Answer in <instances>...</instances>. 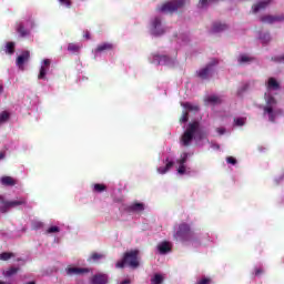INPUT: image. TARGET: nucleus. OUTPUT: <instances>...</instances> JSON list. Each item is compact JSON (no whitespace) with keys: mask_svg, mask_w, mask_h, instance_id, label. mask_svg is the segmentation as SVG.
Masks as SVG:
<instances>
[{"mask_svg":"<svg viewBox=\"0 0 284 284\" xmlns=\"http://www.w3.org/2000/svg\"><path fill=\"white\" fill-rule=\"evenodd\" d=\"M101 258H105V255L102 254V253L94 252V253L91 254V256H90V258L88 261L89 262L93 261V263H97L98 261H101Z\"/></svg>","mask_w":284,"mask_h":284,"instance_id":"26","label":"nucleus"},{"mask_svg":"<svg viewBox=\"0 0 284 284\" xmlns=\"http://www.w3.org/2000/svg\"><path fill=\"white\" fill-rule=\"evenodd\" d=\"M245 90H247V84H245V85L243 87V89L237 92V94H241V92H245Z\"/></svg>","mask_w":284,"mask_h":284,"instance_id":"47","label":"nucleus"},{"mask_svg":"<svg viewBox=\"0 0 284 284\" xmlns=\"http://www.w3.org/2000/svg\"><path fill=\"white\" fill-rule=\"evenodd\" d=\"M151 34L154 37H161V34H165V29L161 26V18L155 17L151 22Z\"/></svg>","mask_w":284,"mask_h":284,"instance_id":"7","label":"nucleus"},{"mask_svg":"<svg viewBox=\"0 0 284 284\" xmlns=\"http://www.w3.org/2000/svg\"><path fill=\"white\" fill-rule=\"evenodd\" d=\"M182 105H183V108H184L185 110H187L189 112H199V110H200L199 105L192 104V103H190V102H185V103L182 104Z\"/></svg>","mask_w":284,"mask_h":284,"instance_id":"24","label":"nucleus"},{"mask_svg":"<svg viewBox=\"0 0 284 284\" xmlns=\"http://www.w3.org/2000/svg\"><path fill=\"white\" fill-rule=\"evenodd\" d=\"M216 132L220 134H225V129L224 128H217Z\"/></svg>","mask_w":284,"mask_h":284,"instance_id":"45","label":"nucleus"},{"mask_svg":"<svg viewBox=\"0 0 284 284\" xmlns=\"http://www.w3.org/2000/svg\"><path fill=\"white\" fill-rule=\"evenodd\" d=\"M32 230H41L43 227V222L41 221H32L31 222Z\"/></svg>","mask_w":284,"mask_h":284,"instance_id":"32","label":"nucleus"},{"mask_svg":"<svg viewBox=\"0 0 284 284\" xmlns=\"http://www.w3.org/2000/svg\"><path fill=\"white\" fill-rule=\"evenodd\" d=\"M65 272L68 276H81V274H89L90 268L68 266Z\"/></svg>","mask_w":284,"mask_h":284,"instance_id":"8","label":"nucleus"},{"mask_svg":"<svg viewBox=\"0 0 284 284\" xmlns=\"http://www.w3.org/2000/svg\"><path fill=\"white\" fill-rule=\"evenodd\" d=\"M262 23H276V21H284V16H264L261 17Z\"/></svg>","mask_w":284,"mask_h":284,"instance_id":"13","label":"nucleus"},{"mask_svg":"<svg viewBox=\"0 0 284 284\" xmlns=\"http://www.w3.org/2000/svg\"><path fill=\"white\" fill-rule=\"evenodd\" d=\"M185 6V0H172L163 3L161 7H158V12H164L165 14H172Z\"/></svg>","mask_w":284,"mask_h":284,"instance_id":"5","label":"nucleus"},{"mask_svg":"<svg viewBox=\"0 0 284 284\" xmlns=\"http://www.w3.org/2000/svg\"><path fill=\"white\" fill-rule=\"evenodd\" d=\"M206 103H210L211 105H221L223 103V99L219 95H209L205 99Z\"/></svg>","mask_w":284,"mask_h":284,"instance_id":"18","label":"nucleus"},{"mask_svg":"<svg viewBox=\"0 0 284 284\" xmlns=\"http://www.w3.org/2000/svg\"><path fill=\"white\" fill-rule=\"evenodd\" d=\"M2 185L13 186L17 185V181L12 179V176H3L1 178Z\"/></svg>","mask_w":284,"mask_h":284,"instance_id":"23","label":"nucleus"},{"mask_svg":"<svg viewBox=\"0 0 284 284\" xmlns=\"http://www.w3.org/2000/svg\"><path fill=\"white\" fill-rule=\"evenodd\" d=\"M3 159V153H0V160Z\"/></svg>","mask_w":284,"mask_h":284,"instance_id":"51","label":"nucleus"},{"mask_svg":"<svg viewBox=\"0 0 284 284\" xmlns=\"http://www.w3.org/2000/svg\"><path fill=\"white\" fill-rule=\"evenodd\" d=\"M0 284H6V282L0 281Z\"/></svg>","mask_w":284,"mask_h":284,"instance_id":"52","label":"nucleus"},{"mask_svg":"<svg viewBox=\"0 0 284 284\" xmlns=\"http://www.w3.org/2000/svg\"><path fill=\"white\" fill-rule=\"evenodd\" d=\"M16 256L12 252H2L0 253V261H10V258H14Z\"/></svg>","mask_w":284,"mask_h":284,"instance_id":"25","label":"nucleus"},{"mask_svg":"<svg viewBox=\"0 0 284 284\" xmlns=\"http://www.w3.org/2000/svg\"><path fill=\"white\" fill-rule=\"evenodd\" d=\"M81 48H83V45L79 43H69L68 52H71V54H78V52H81Z\"/></svg>","mask_w":284,"mask_h":284,"instance_id":"19","label":"nucleus"},{"mask_svg":"<svg viewBox=\"0 0 284 284\" xmlns=\"http://www.w3.org/2000/svg\"><path fill=\"white\" fill-rule=\"evenodd\" d=\"M178 173L179 174H185V165L180 164L179 169H178Z\"/></svg>","mask_w":284,"mask_h":284,"instance_id":"43","label":"nucleus"},{"mask_svg":"<svg viewBox=\"0 0 284 284\" xmlns=\"http://www.w3.org/2000/svg\"><path fill=\"white\" fill-rule=\"evenodd\" d=\"M234 121H235V125H239V126L245 125V119L243 118H237Z\"/></svg>","mask_w":284,"mask_h":284,"instance_id":"39","label":"nucleus"},{"mask_svg":"<svg viewBox=\"0 0 284 284\" xmlns=\"http://www.w3.org/2000/svg\"><path fill=\"white\" fill-rule=\"evenodd\" d=\"M10 120V113L8 111H2L0 113V123H7Z\"/></svg>","mask_w":284,"mask_h":284,"instance_id":"30","label":"nucleus"},{"mask_svg":"<svg viewBox=\"0 0 284 284\" xmlns=\"http://www.w3.org/2000/svg\"><path fill=\"white\" fill-rule=\"evenodd\" d=\"M216 63L219 62H213L211 64H207L205 68L197 71V77L203 80L210 79V74L212 72V65H216Z\"/></svg>","mask_w":284,"mask_h":284,"instance_id":"10","label":"nucleus"},{"mask_svg":"<svg viewBox=\"0 0 284 284\" xmlns=\"http://www.w3.org/2000/svg\"><path fill=\"white\" fill-rule=\"evenodd\" d=\"M58 232H61V229H59V226H51L47 230V234H57Z\"/></svg>","mask_w":284,"mask_h":284,"instance_id":"37","label":"nucleus"},{"mask_svg":"<svg viewBox=\"0 0 284 284\" xmlns=\"http://www.w3.org/2000/svg\"><path fill=\"white\" fill-rule=\"evenodd\" d=\"M199 128H201V124L199 122L195 121L190 123L187 129L181 136V145H183L184 148H190V144L192 143V141H194V134L199 132Z\"/></svg>","mask_w":284,"mask_h":284,"instance_id":"3","label":"nucleus"},{"mask_svg":"<svg viewBox=\"0 0 284 284\" xmlns=\"http://www.w3.org/2000/svg\"><path fill=\"white\" fill-rule=\"evenodd\" d=\"M163 275L156 273L152 278H151V284H163Z\"/></svg>","mask_w":284,"mask_h":284,"instance_id":"28","label":"nucleus"},{"mask_svg":"<svg viewBox=\"0 0 284 284\" xmlns=\"http://www.w3.org/2000/svg\"><path fill=\"white\" fill-rule=\"evenodd\" d=\"M139 250H131L129 252H125L123 254L122 260L118 261L115 263V267L119 270H123V267H131V270H136L141 265V262L139 261Z\"/></svg>","mask_w":284,"mask_h":284,"instance_id":"1","label":"nucleus"},{"mask_svg":"<svg viewBox=\"0 0 284 284\" xmlns=\"http://www.w3.org/2000/svg\"><path fill=\"white\" fill-rule=\"evenodd\" d=\"M280 89H281V84L278 83V81H276V79L274 78H268L267 90H280Z\"/></svg>","mask_w":284,"mask_h":284,"instance_id":"20","label":"nucleus"},{"mask_svg":"<svg viewBox=\"0 0 284 284\" xmlns=\"http://www.w3.org/2000/svg\"><path fill=\"white\" fill-rule=\"evenodd\" d=\"M179 165H185L187 163V153H182L181 159L178 160Z\"/></svg>","mask_w":284,"mask_h":284,"instance_id":"35","label":"nucleus"},{"mask_svg":"<svg viewBox=\"0 0 284 284\" xmlns=\"http://www.w3.org/2000/svg\"><path fill=\"white\" fill-rule=\"evenodd\" d=\"M226 162L230 163L231 165H236V158L229 156L226 158Z\"/></svg>","mask_w":284,"mask_h":284,"instance_id":"40","label":"nucleus"},{"mask_svg":"<svg viewBox=\"0 0 284 284\" xmlns=\"http://www.w3.org/2000/svg\"><path fill=\"white\" fill-rule=\"evenodd\" d=\"M14 52V42H7L6 53L12 54Z\"/></svg>","mask_w":284,"mask_h":284,"instance_id":"31","label":"nucleus"},{"mask_svg":"<svg viewBox=\"0 0 284 284\" xmlns=\"http://www.w3.org/2000/svg\"><path fill=\"white\" fill-rule=\"evenodd\" d=\"M2 93H3V87L0 85V94H2Z\"/></svg>","mask_w":284,"mask_h":284,"instance_id":"50","label":"nucleus"},{"mask_svg":"<svg viewBox=\"0 0 284 284\" xmlns=\"http://www.w3.org/2000/svg\"><path fill=\"white\" fill-rule=\"evenodd\" d=\"M270 3H272V0H263L257 2L253 6V12L256 13L260 12V10H265V8L270 6Z\"/></svg>","mask_w":284,"mask_h":284,"instance_id":"17","label":"nucleus"},{"mask_svg":"<svg viewBox=\"0 0 284 284\" xmlns=\"http://www.w3.org/2000/svg\"><path fill=\"white\" fill-rule=\"evenodd\" d=\"M2 205L0 206L1 214H8L12 207H19V205H27L28 200L26 197H20L19 200L6 201L0 196Z\"/></svg>","mask_w":284,"mask_h":284,"instance_id":"6","label":"nucleus"},{"mask_svg":"<svg viewBox=\"0 0 284 284\" xmlns=\"http://www.w3.org/2000/svg\"><path fill=\"white\" fill-rule=\"evenodd\" d=\"M221 0H200L201 8H205L209 3H216Z\"/></svg>","mask_w":284,"mask_h":284,"instance_id":"34","label":"nucleus"},{"mask_svg":"<svg viewBox=\"0 0 284 284\" xmlns=\"http://www.w3.org/2000/svg\"><path fill=\"white\" fill-rule=\"evenodd\" d=\"M224 30H227V24L221 22L213 23L212 32H224Z\"/></svg>","mask_w":284,"mask_h":284,"instance_id":"22","label":"nucleus"},{"mask_svg":"<svg viewBox=\"0 0 284 284\" xmlns=\"http://www.w3.org/2000/svg\"><path fill=\"white\" fill-rule=\"evenodd\" d=\"M248 61H252V58L243 54L240 57V63H248Z\"/></svg>","mask_w":284,"mask_h":284,"instance_id":"38","label":"nucleus"},{"mask_svg":"<svg viewBox=\"0 0 284 284\" xmlns=\"http://www.w3.org/2000/svg\"><path fill=\"white\" fill-rule=\"evenodd\" d=\"M48 70H50V69H48V68H45V67H41L40 68V73H39V75H38V79H45V75L48 74Z\"/></svg>","mask_w":284,"mask_h":284,"instance_id":"33","label":"nucleus"},{"mask_svg":"<svg viewBox=\"0 0 284 284\" xmlns=\"http://www.w3.org/2000/svg\"><path fill=\"white\" fill-rule=\"evenodd\" d=\"M62 6H65L67 8H71L72 1L70 0H59Z\"/></svg>","mask_w":284,"mask_h":284,"instance_id":"41","label":"nucleus"},{"mask_svg":"<svg viewBox=\"0 0 284 284\" xmlns=\"http://www.w3.org/2000/svg\"><path fill=\"white\" fill-rule=\"evenodd\" d=\"M91 284H108V275L95 274L91 277Z\"/></svg>","mask_w":284,"mask_h":284,"instance_id":"14","label":"nucleus"},{"mask_svg":"<svg viewBox=\"0 0 284 284\" xmlns=\"http://www.w3.org/2000/svg\"><path fill=\"white\" fill-rule=\"evenodd\" d=\"M158 252L159 254H162V255L170 254V252H172V243H170L169 241H163L159 243Z\"/></svg>","mask_w":284,"mask_h":284,"instance_id":"9","label":"nucleus"},{"mask_svg":"<svg viewBox=\"0 0 284 284\" xmlns=\"http://www.w3.org/2000/svg\"><path fill=\"white\" fill-rule=\"evenodd\" d=\"M112 50H114L113 43L103 42L95 48L94 52H95V54H101V52H110Z\"/></svg>","mask_w":284,"mask_h":284,"instance_id":"12","label":"nucleus"},{"mask_svg":"<svg viewBox=\"0 0 284 284\" xmlns=\"http://www.w3.org/2000/svg\"><path fill=\"white\" fill-rule=\"evenodd\" d=\"M130 283H131L130 280H124L121 282V284H130Z\"/></svg>","mask_w":284,"mask_h":284,"instance_id":"48","label":"nucleus"},{"mask_svg":"<svg viewBox=\"0 0 284 284\" xmlns=\"http://www.w3.org/2000/svg\"><path fill=\"white\" fill-rule=\"evenodd\" d=\"M190 119V113H187V111L182 113V116L180 118V123H187Z\"/></svg>","mask_w":284,"mask_h":284,"instance_id":"36","label":"nucleus"},{"mask_svg":"<svg viewBox=\"0 0 284 284\" xmlns=\"http://www.w3.org/2000/svg\"><path fill=\"white\" fill-rule=\"evenodd\" d=\"M84 37H85L87 39H90V32L87 31L85 34H84Z\"/></svg>","mask_w":284,"mask_h":284,"instance_id":"49","label":"nucleus"},{"mask_svg":"<svg viewBox=\"0 0 284 284\" xmlns=\"http://www.w3.org/2000/svg\"><path fill=\"white\" fill-rule=\"evenodd\" d=\"M16 31L18 32V34H20L22 39L26 37H30V30L26 29L23 22L17 23Z\"/></svg>","mask_w":284,"mask_h":284,"instance_id":"15","label":"nucleus"},{"mask_svg":"<svg viewBox=\"0 0 284 284\" xmlns=\"http://www.w3.org/2000/svg\"><path fill=\"white\" fill-rule=\"evenodd\" d=\"M17 261H21V258H18Z\"/></svg>","mask_w":284,"mask_h":284,"instance_id":"53","label":"nucleus"},{"mask_svg":"<svg viewBox=\"0 0 284 284\" xmlns=\"http://www.w3.org/2000/svg\"><path fill=\"white\" fill-rule=\"evenodd\" d=\"M166 162H168V163H166L165 166H160V168L158 169V172H159L160 174H165L166 172L170 171L171 168L174 166V162H173V161H170L169 159H166Z\"/></svg>","mask_w":284,"mask_h":284,"instance_id":"21","label":"nucleus"},{"mask_svg":"<svg viewBox=\"0 0 284 284\" xmlns=\"http://www.w3.org/2000/svg\"><path fill=\"white\" fill-rule=\"evenodd\" d=\"M27 61H30V51H22V53L17 58L16 63L18 68L23 69Z\"/></svg>","mask_w":284,"mask_h":284,"instance_id":"11","label":"nucleus"},{"mask_svg":"<svg viewBox=\"0 0 284 284\" xmlns=\"http://www.w3.org/2000/svg\"><path fill=\"white\" fill-rule=\"evenodd\" d=\"M278 101L273 95L266 97V105L263 108L264 114L268 115V121L271 123H276V114L278 111H274V106L277 105Z\"/></svg>","mask_w":284,"mask_h":284,"instance_id":"4","label":"nucleus"},{"mask_svg":"<svg viewBox=\"0 0 284 284\" xmlns=\"http://www.w3.org/2000/svg\"><path fill=\"white\" fill-rule=\"evenodd\" d=\"M173 239L175 241H180L181 243H187V241H192V239H194V231L190 224L181 223L173 234Z\"/></svg>","mask_w":284,"mask_h":284,"instance_id":"2","label":"nucleus"},{"mask_svg":"<svg viewBox=\"0 0 284 284\" xmlns=\"http://www.w3.org/2000/svg\"><path fill=\"white\" fill-rule=\"evenodd\" d=\"M143 210H145V205L141 202H134L126 206V212H143Z\"/></svg>","mask_w":284,"mask_h":284,"instance_id":"16","label":"nucleus"},{"mask_svg":"<svg viewBox=\"0 0 284 284\" xmlns=\"http://www.w3.org/2000/svg\"><path fill=\"white\" fill-rule=\"evenodd\" d=\"M19 272V267H9L6 272H3V276L10 278V276H14Z\"/></svg>","mask_w":284,"mask_h":284,"instance_id":"27","label":"nucleus"},{"mask_svg":"<svg viewBox=\"0 0 284 284\" xmlns=\"http://www.w3.org/2000/svg\"><path fill=\"white\" fill-rule=\"evenodd\" d=\"M263 274V268H255V276H261Z\"/></svg>","mask_w":284,"mask_h":284,"instance_id":"44","label":"nucleus"},{"mask_svg":"<svg viewBox=\"0 0 284 284\" xmlns=\"http://www.w3.org/2000/svg\"><path fill=\"white\" fill-rule=\"evenodd\" d=\"M105 190H108V186L105 184L97 183L93 185V192L101 193V192H105Z\"/></svg>","mask_w":284,"mask_h":284,"instance_id":"29","label":"nucleus"},{"mask_svg":"<svg viewBox=\"0 0 284 284\" xmlns=\"http://www.w3.org/2000/svg\"><path fill=\"white\" fill-rule=\"evenodd\" d=\"M50 63H51L50 59H44L42 68H47L50 70Z\"/></svg>","mask_w":284,"mask_h":284,"instance_id":"42","label":"nucleus"},{"mask_svg":"<svg viewBox=\"0 0 284 284\" xmlns=\"http://www.w3.org/2000/svg\"><path fill=\"white\" fill-rule=\"evenodd\" d=\"M28 22L30 23L31 28H34V20L32 17L29 18Z\"/></svg>","mask_w":284,"mask_h":284,"instance_id":"46","label":"nucleus"}]
</instances>
